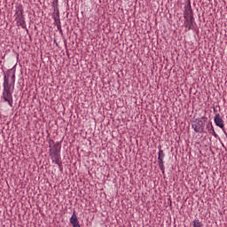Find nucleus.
Listing matches in <instances>:
<instances>
[{
  "label": "nucleus",
  "mask_w": 227,
  "mask_h": 227,
  "mask_svg": "<svg viewBox=\"0 0 227 227\" xmlns=\"http://www.w3.org/2000/svg\"><path fill=\"white\" fill-rule=\"evenodd\" d=\"M57 16L59 17V11H57Z\"/></svg>",
  "instance_id": "obj_18"
},
{
  "label": "nucleus",
  "mask_w": 227,
  "mask_h": 227,
  "mask_svg": "<svg viewBox=\"0 0 227 227\" xmlns=\"http://www.w3.org/2000/svg\"><path fill=\"white\" fill-rule=\"evenodd\" d=\"M6 77H8V81H10L11 76V82H9V84H11V87H12V90H15V69L11 68L7 71V74H5Z\"/></svg>",
  "instance_id": "obj_6"
},
{
  "label": "nucleus",
  "mask_w": 227,
  "mask_h": 227,
  "mask_svg": "<svg viewBox=\"0 0 227 227\" xmlns=\"http://www.w3.org/2000/svg\"><path fill=\"white\" fill-rule=\"evenodd\" d=\"M184 27L188 29V31H191V29H194V21H191L189 20V17H187V13H184Z\"/></svg>",
  "instance_id": "obj_8"
},
{
  "label": "nucleus",
  "mask_w": 227,
  "mask_h": 227,
  "mask_svg": "<svg viewBox=\"0 0 227 227\" xmlns=\"http://www.w3.org/2000/svg\"><path fill=\"white\" fill-rule=\"evenodd\" d=\"M164 157H166V154L164 153V151L160 148V145L159 146V153H158V166L162 173V175H165V168H164Z\"/></svg>",
  "instance_id": "obj_4"
},
{
  "label": "nucleus",
  "mask_w": 227,
  "mask_h": 227,
  "mask_svg": "<svg viewBox=\"0 0 227 227\" xmlns=\"http://www.w3.org/2000/svg\"><path fill=\"white\" fill-rule=\"evenodd\" d=\"M215 111H216L215 108H214V113H215Z\"/></svg>",
  "instance_id": "obj_19"
},
{
  "label": "nucleus",
  "mask_w": 227,
  "mask_h": 227,
  "mask_svg": "<svg viewBox=\"0 0 227 227\" xmlns=\"http://www.w3.org/2000/svg\"><path fill=\"white\" fill-rule=\"evenodd\" d=\"M57 28L59 29V33H63V30L61 29V21L59 20V24L57 25Z\"/></svg>",
  "instance_id": "obj_15"
},
{
  "label": "nucleus",
  "mask_w": 227,
  "mask_h": 227,
  "mask_svg": "<svg viewBox=\"0 0 227 227\" xmlns=\"http://www.w3.org/2000/svg\"><path fill=\"white\" fill-rule=\"evenodd\" d=\"M190 15L189 20L194 23V12H192V7H191V4H189L188 12L186 16Z\"/></svg>",
  "instance_id": "obj_12"
},
{
  "label": "nucleus",
  "mask_w": 227,
  "mask_h": 227,
  "mask_svg": "<svg viewBox=\"0 0 227 227\" xmlns=\"http://www.w3.org/2000/svg\"><path fill=\"white\" fill-rule=\"evenodd\" d=\"M69 221L73 227H81V224H79V219L77 218V214L75 213V211L73 212V215Z\"/></svg>",
  "instance_id": "obj_9"
},
{
  "label": "nucleus",
  "mask_w": 227,
  "mask_h": 227,
  "mask_svg": "<svg viewBox=\"0 0 227 227\" xmlns=\"http://www.w3.org/2000/svg\"><path fill=\"white\" fill-rule=\"evenodd\" d=\"M206 129H207L208 134H211V136H217L215 133V129H214V126L212 125L211 121L207 124Z\"/></svg>",
  "instance_id": "obj_11"
},
{
  "label": "nucleus",
  "mask_w": 227,
  "mask_h": 227,
  "mask_svg": "<svg viewBox=\"0 0 227 227\" xmlns=\"http://www.w3.org/2000/svg\"><path fill=\"white\" fill-rule=\"evenodd\" d=\"M192 129H193L194 132L197 134H203V132H205V123L201 119H195L192 122Z\"/></svg>",
  "instance_id": "obj_3"
},
{
  "label": "nucleus",
  "mask_w": 227,
  "mask_h": 227,
  "mask_svg": "<svg viewBox=\"0 0 227 227\" xmlns=\"http://www.w3.org/2000/svg\"><path fill=\"white\" fill-rule=\"evenodd\" d=\"M193 227H203V223L200 222V219H195L192 222Z\"/></svg>",
  "instance_id": "obj_13"
},
{
  "label": "nucleus",
  "mask_w": 227,
  "mask_h": 227,
  "mask_svg": "<svg viewBox=\"0 0 227 227\" xmlns=\"http://www.w3.org/2000/svg\"><path fill=\"white\" fill-rule=\"evenodd\" d=\"M59 171H63V165L59 167Z\"/></svg>",
  "instance_id": "obj_17"
},
{
  "label": "nucleus",
  "mask_w": 227,
  "mask_h": 227,
  "mask_svg": "<svg viewBox=\"0 0 227 227\" xmlns=\"http://www.w3.org/2000/svg\"><path fill=\"white\" fill-rule=\"evenodd\" d=\"M199 120H201L203 123H205L208 118L207 116H202L201 118H199Z\"/></svg>",
  "instance_id": "obj_16"
},
{
  "label": "nucleus",
  "mask_w": 227,
  "mask_h": 227,
  "mask_svg": "<svg viewBox=\"0 0 227 227\" xmlns=\"http://www.w3.org/2000/svg\"><path fill=\"white\" fill-rule=\"evenodd\" d=\"M52 162L61 160V153H49Z\"/></svg>",
  "instance_id": "obj_10"
},
{
  "label": "nucleus",
  "mask_w": 227,
  "mask_h": 227,
  "mask_svg": "<svg viewBox=\"0 0 227 227\" xmlns=\"http://www.w3.org/2000/svg\"><path fill=\"white\" fill-rule=\"evenodd\" d=\"M54 163L57 164L59 168H61V166H63V161H61V160H58L57 161H54Z\"/></svg>",
  "instance_id": "obj_14"
},
{
  "label": "nucleus",
  "mask_w": 227,
  "mask_h": 227,
  "mask_svg": "<svg viewBox=\"0 0 227 227\" xmlns=\"http://www.w3.org/2000/svg\"><path fill=\"white\" fill-rule=\"evenodd\" d=\"M49 147H50L49 153H61V144L59 142L55 144L54 140H50Z\"/></svg>",
  "instance_id": "obj_5"
},
{
  "label": "nucleus",
  "mask_w": 227,
  "mask_h": 227,
  "mask_svg": "<svg viewBox=\"0 0 227 227\" xmlns=\"http://www.w3.org/2000/svg\"><path fill=\"white\" fill-rule=\"evenodd\" d=\"M16 15L17 26H20L23 29H26V18L24 17V9L22 8V5L18 6Z\"/></svg>",
  "instance_id": "obj_2"
},
{
  "label": "nucleus",
  "mask_w": 227,
  "mask_h": 227,
  "mask_svg": "<svg viewBox=\"0 0 227 227\" xmlns=\"http://www.w3.org/2000/svg\"><path fill=\"white\" fill-rule=\"evenodd\" d=\"M4 90H3V99L4 102H7L10 107H13V87L10 84L6 74H4Z\"/></svg>",
  "instance_id": "obj_1"
},
{
  "label": "nucleus",
  "mask_w": 227,
  "mask_h": 227,
  "mask_svg": "<svg viewBox=\"0 0 227 227\" xmlns=\"http://www.w3.org/2000/svg\"><path fill=\"white\" fill-rule=\"evenodd\" d=\"M214 121L216 125V127H219V129H222L223 130L224 134H226V131H224V121L223 120V117L220 114H216L214 118Z\"/></svg>",
  "instance_id": "obj_7"
}]
</instances>
